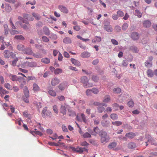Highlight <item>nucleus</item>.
Listing matches in <instances>:
<instances>
[{
    "label": "nucleus",
    "mask_w": 157,
    "mask_h": 157,
    "mask_svg": "<svg viewBox=\"0 0 157 157\" xmlns=\"http://www.w3.org/2000/svg\"><path fill=\"white\" fill-rule=\"evenodd\" d=\"M147 73L148 77H153L154 73L150 69H148L147 71Z\"/></svg>",
    "instance_id": "4be33fe9"
},
{
    "label": "nucleus",
    "mask_w": 157,
    "mask_h": 157,
    "mask_svg": "<svg viewBox=\"0 0 157 157\" xmlns=\"http://www.w3.org/2000/svg\"><path fill=\"white\" fill-rule=\"evenodd\" d=\"M23 16L26 19L29 21H32L34 19L32 15L24 13L23 14Z\"/></svg>",
    "instance_id": "39448f33"
},
{
    "label": "nucleus",
    "mask_w": 157,
    "mask_h": 157,
    "mask_svg": "<svg viewBox=\"0 0 157 157\" xmlns=\"http://www.w3.org/2000/svg\"><path fill=\"white\" fill-rule=\"evenodd\" d=\"M110 98L109 97L106 96L105 97L103 101L104 102H108L110 100Z\"/></svg>",
    "instance_id": "338daca9"
},
{
    "label": "nucleus",
    "mask_w": 157,
    "mask_h": 157,
    "mask_svg": "<svg viewBox=\"0 0 157 157\" xmlns=\"http://www.w3.org/2000/svg\"><path fill=\"white\" fill-rule=\"evenodd\" d=\"M68 111L69 113V116L71 117H74L76 115L75 112L70 109H68Z\"/></svg>",
    "instance_id": "2f4dec72"
},
{
    "label": "nucleus",
    "mask_w": 157,
    "mask_h": 157,
    "mask_svg": "<svg viewBox=\"0 0 157 157\" xmlns=\"http://www.w3.org/2000/svg\"><path fill=\"white\" fill-rule=\"evenodd\" d=\"M17 79L19 82L21 83V84H22V86L25 85L26 83V81L25 78L21 76H19L17 78Z\"/></svg>",
    "instance_id": "4468645a"
},
{
    "label": "nucleus",
    "mask_w": 157,
    "mask_h": 157,
    "mask_svg": "<svg viewBox=\"0 0 157 157\" xmlns=\"http://www.w3.org/2000/svg\"><path fill=\"white\" fill-rule=\"evenodd\" d=\"M33 89L34 91H38L40 90V87L36 83H34L33 85Z\"/></svg>",
    "instance_id": "72a5a7b5"
},
{
    "label": "nucleus",
    "mask_w": 157,
    "mask_h": 157,
    "mask_svg": "<svg viewBox=\"0 0 157 157\" xmlns=\"http://www.w3.org/2000/svg\"><path fill=\"white\" fill-rule=\"evenodd\" d=\"M53 137L50 136L49 138H51L52 140H53L56 139L58 137V136L56 133H54L53 135Z\"/></svg>",
    "instance_id": "774afa93"
},
{
    "label": "nucleus",
    "mask_w": 157,
    "mask_h": 157,
    "mask_svg": "<svg viewBox=\"0 0 157 157\" xmlns=\"http://www.w3.org/2000/svg\"><path fill=\"white\" fill-rule=\"evenodd\" d=\"M93 131H94V132L96 134L98 133L99 134V133L100 131L98 127H94Z\"/></svg>",
    "instance_id": "864d4df0"
},
{
    "label": "nucleus",
    "mask_w": 157,
    "mask_h": 157,
    "mask_svg": "<svg viewBox=\"0 0 157 157\" xmlns=\"http://www.w3.org/2000/svg\"><path fill=\"white\" fill-rule=\"evenodd\" d=\"M99 77L96 75H93L92 76V79L95 82H97L99 80Z\"/></svg>",
    "instance_id": "c9c22d12"
},
{
    "label": "nucleus",
    "mask_w": 157,
    "mask_h": 157,
    "mask_svg": "<svg viewBox=\"0 0 157 157\" xmlns=\"http://www.w3.org/2000/svg\"><path fill=\"white\" fill-rule=\"evenodd\" d=\"M25 48L24 46L22 44L18 45L17 46V49L19 51H21L22 52H23Z\"/></svg>",
    "instance_id": "7c9ffc66"
},
{
    "label": "nucleus",
    "mask_w": 157,
    "mask_h": 157,
    "mask_svg": "<svg viewBox=\"0 0 157 157\" xmlns=\"http://www.w3.org/2000/svg\"><path fill=\"white\" fill-rule=\"evenodd\" d=\"M121 29V27L118 25L116 26L115 27L114 30L117 32H120Z\"/></svg>",
    "instance_id": "0e129e2a"
},
{
    "label": "nucleus",
    "mask_w": 157,
    "mask_h": 157,
    "mask_svg": "<svg viewBox=\"0 0 157 157\" xmlns=\"http://www.w3.org/2000/svg\"><path fill=\"white\" fill-rule=\"evenodd\" d=\"M134 102L132 100L129 101L128 102V105L130 107H132L134 106Z\"/></svg>",
    "instance_id": "3c124183"
},
{
    "label": "nucleus",
    "mask_w": 157,
    "mask_h": 157,
    "mask_svg": "<svg viewBox=\"0 0 157 157\" xmlns=\"http://www.w3.org/2000/svg\"><path fill=\"white\" fill-rule=\"evenodd\" d=\"M41 61L45 63L48 64L50 62V60L47 58H43L41 59Z\"/></svg>",
    "instance_id": "4c0bfd02"
},
{
    "label": "nucleus",
    "mask_w": 157,
    "mask_h": 157,
    "mask_svg": "<svg viewBox=\"0 0 157 157\" xmlns=\"http://www.w3.org/2000/svg\"><path fill=\"white\" fill-rule=\"evenodd\" d=\"M23 115L26 117L30 118L31 117V115L29 114L26 111H24L23 113Z\"/></svg>",
    "instance_id": "8fccbe9b"
},
{
    "label": "nucleus",
    "mask_w": 157,
    "mask_h": 157,
    "mask_svg": "<svg viewBox=\"0 0 157 157\" xmlns=\"http://www.w3.org/2000/svg\"><path fill=\"white\" fill-rule=\"evenodd\" d=\"M152 62L147 60L145 63V66L147 67H150L152 66Z\"/></svg>",
    "instance_id": "473e14b6"
},
{
    "label": "nucleus",
    "mask_w": 157,
    "mask_h": 157,
    "mask_svg": "<svg viewBox=\"0 0 157 157\" xmlns=\"http://www.w3.org/2000/svg\"><path fill=\"white\" fill-rule=\"evenodd\" d=\"M48 89L49 90L48 93L50 95L53 97L56 96V93L54 90H50L49 88Z\"/></svg>",
    "instance_id": "c85d7f7f"
},
{
    "label": "nucleus",
    "mask_w": 157,
    "mask_h": 157,
    "mask_svg": "<svg viewBox=\"0 0 157 157\" xmlns=\"http://www.w3.org/2000/svg\"><path fill=\"white\" fill-rule=\"evenodd\" d=\"M127 147L129 149H133L136 147V145L135 143L131 142L128 144Z\"/></svg>",
    "instance_id": "ddd939ff"
},
{
    "label": "nucleus",
    "mask_w": 157,
    "mask_h": 157,
    "mask_svg": "<svg viewBox=\"0 0 157 157\" xmlns=\"http://www.w3.org/2000/svg\"><path fill=\"white\" fill-rule=\"evenodd\" d=\"M90 56V53L87 52H82L81 54V56L83 58L89 57Z\"/></svg>",
    "instance_id": "dca6fc26"
},
{
    "label": "nucleus",
    "mask_w": 157,
    "mask_h": 157,
    "mask_svg": "<svg viewBox=\"0 0 157 157\" xmlns=\"http://www.w3.org/2000/svg\"><path fill=\"white\" fill-rule=\"evenodd\" d=\"M10 33L12 35H15L16 34H18L19 33V32L17 30H12L10 31Z\"/></svg>",
    "instance_id": "e2e57ef3"
},
{
    "label": "nucleus",
    "mask_w": 157,
    "mask_h": 157,
    "mask_svg": "<svg viewBox=\"0 0 157 157\" xmlns=\"http://www.w3.org/2000/svg\"><path fill=\"white\" fill-rule=\"evenodd\" d=\"M131 37L133 40H136L139 39L140 35L138 33L136 32H133L131 34Z\"/></svg>",
    "instance_id": "20e7f679"
},
{
    "label": "nucleus",
    "mask_w": 157,
    "mask_h": 157,
    "mask_svg": "<svg viewBox=\"0 0 157 157\" xmlns=\"http://www.w3.org/2000/svg\"><path fill=\"white\" fill-rule=\"evenodd\" d=\"M27 66L30 67H33L36 66V64L34 62H28L27 63Z\"/></svg>",
    "instance_id": "ea45409f"
},
{
    "label": "nucleus",
    "mask_w": 157,
    "mask_h": 157,
    "mask_svg": "<svg viewBox=\"0 0 157 157\" xmlns=\"http://www.w3.org/2000/svg\"><path fill=\"white\" fill-rule=\"evenodd\" d=\"M134 15L137 16L138 17L140 18L142 17V14L138 10H135Z\"/></svg>",
    "instance_id": "bb28decb"
},
{
    "label": "nucleus",
    "mask_w": 157,
    "mask_h": 157,
    "mask_svg": "<svg viewBox=\"0 0 157 157\" xmlns=\"http://www.w3.org/2000/svg\"><path fill=\"white\" fill-rule=\"evenodd\" d=\"M63 42L65 44H69L71 42V40L70 38L68 37H66L63 40Z\"/></svg>",
    "instance_id": "a878e982"
},
{
    "label": "nucleus",
    "mask_w": 157,
    "mask_h": 157,
    "mask_svg": "<svg viewBox=\"0 0 157 157\" xmlns=\"http://www.w3.org/2000/svg\"><path fill=\"white\" fill-rule=\"evenodd\" d=\"M59 80L57 78H55L53 79H52L51 82V84L53 86H55L59 82Z\"/></svg>",
    "instance_id": "9b49d317"
},
{
    "label": "nucleus",
    "mask_w": 157,
    "mask_h": 157,
    "mask_svg": "<svg viewBox=\"0 0 157 157\" xmlns=\"http://www.w3.org/2000/svg\"><path fill=\"white\" fill-rule=\"evenodd\" d=\"M124 128L128 129L129 130H131L132 129V127L128 124H125L124 125Z\"/></svg>",
    "instance_id": "69168bd1"
},
{
    "label": "nucleus",
    "mask_w": 157,
    "mask_h": 157,
    "mask_svg": "<svg viewBox=\"0 0 157 157\" xmlns=\"http://www.w3.org/2000/svg\"><path fill=\"white\" fill-rule=\"evenodd\" d=\"M92 92L95 94H97L99 92L98 89L95 88H93L91 89Z\"/></svg>",
    "instance_id": "de8ad7c7"
},
{
    "label": "nucleus",
    "mask_w": 157,
    "mask_h": 157,
    "mask_svg": "<svg viewBox=\"0 0 157 157\" xmlns=\"http://www.w3.org/2000/svg\"><path fill=\"white\" fill-rule=\"evenodd\" d=\"M18 58H16L14 59L12 61V65L13 66H16V64L17 63V62L18 61Z\"/></svg>",
    "instance_id": "052dcab7"
},
{
    "label": "nucleus",
    "mask_w": 157,
    "mask_h": 157,
    "mask_svg": "<svg viewBox=\"0 0 157 157\" xmlns=\"http://www.w3.org/2000/svg\"><path fill=\"white\" fill-rule=\"evenodd\" d=\"M101 124L102 126L105 128L108 127L109 126V123L107 121H101Z\"/></svg>",
    "instance_id": "5701e85b"
},
{
    "label": "nucleus",
    "mask_w": 157,
    "mask_h": 157,
    "mask_svg": "<svg viewBox=\"0 0 157 157\" xmlns=\"http://www.w3.org/2000/svg\"><path fill=\"white\" fill-rule=\"evenodd\" d=\"M62 72V69L60 68H57L54 70V73L56 75L61 73Z\"/></svg>",
    "instance_id": "a18cd8bd"
},
{
    "label": "nucleus",
    "mask_w": 157,
    "mask_h": 157,
    "mask_svg": "<svg viewBox=\"0 0 157 157\" xmlns=\"http://www.w3.org/2000/svg\"><path fill=\"white\" fill-rule=\"evenodd\" d=\"M144 140L145 141V142L146 144V146L148 145V142L151 143V144L156 145L157 144L155 142V140L153 139L151 136L148 134H146L145 135Z\"/></svg>",
    "instance_id": "7ed1b4c3"
},
{
    "label": "nucleus",
    "mask_w": 157,
    "mask_h": 157,
    "mask_svg": "<svg viewBox=\"0 0 157 157\" xmlns=\"http://www.w3.org/2000/svg\"><path fill=\"white\" fill-rule=\"evenodd\" d=\"M50 35L49 37L52 39L55 40L57 38V35L54 34L52 33L50 34Z\"/></svg>",
    "instance_id": "37998d69"
},
{
    "label": "nucleus",
    "mask_w": 157,
    "mask_h": 157,
    "mask_svg": "<svg viewBox=\"0 0 157 157\" xmlns=\"http://www.w3.org/2000/svg\"><path fill=\"white\" fill-rule=\"evenodd\" d=\"M23 92L24 95L23 97H25L27 98H29V91L27 87L26 86H25L23 89Z\"/></svg>",
    "instance_id": "0eeeda50"
},
{
    "label": "nucleus",
    "mask_w": 157,
    "mask_h": 157,
    "mask_svg": "<svg viewBox=\"0 0 157 157\" xmlns=\"http://www.w3.org/2000/svg\"><path fill=\"white\" fill-rule=\"evenodd\" d=\"M128 26V25L127 23H124L123 25L122 28L123 30L125 31Z\"/></svg>",
    "instance_id": "c03bdc74"
},
{
    "label": "nucleus",
    "mask_w": 157,
    "mask_h": 157,
    "mask_svg": "<svg viewBox=\"0 0 157 157\" xmlns=\"http://www.w3.org/2000/svg\"><path fill=\"white\" fill-rule=\"evenodd\" d=\"M43 30L46 35L48 36L50 34V31L47 27L45 26L43 28Z\"/></svg>",
    "instance_id": "f3484780"
},
{
    "label": "nucleus",
    "mask_w": 157,
    "mask_h": 157,
    "mask_svg": "<svg viewBox=\"0 0 157 157\" xmlns=\"http://www.w3.org/2000/svg\"><path fill=\"white\" fill-rule=\"evenodd\" d=\"M82 136L84 138H90L91 137L90 134L88 132H86L84 133L82 135Z\"/></svg>",
    "instance_id": "79ce46f5"
},
{
    "label": "nucleus",
    "mask_w": 157,
    "mask_h": 157,
    "mask_svg": "<svg viewBox=\"0 0 157 157\" xmlns=\"http://www.w3.org/2000/svg\"><path fill=\"white\" fill-rule=\"evenodd\" d=\"M48 144L51 146H59V143H58V142L57 143H56L53 142H49Z\"/></svg>",
    "instance_id": "bf43d9fd"
},
{
    "label": "nucleus",
    "mask_w": 157,
    "mask_h": 157,
    "mask_svg": "<svg viewBox=\"0 0 157 157\" xmlns=\"http://www.w3.org/2000/svg\"><path fill=\"white\" fill-rule=\"evenodd\" d=\"M135 136V133L132 132L127 133L125 135V137L129 139L133 138Z\"/></svg>",
    "instance_id": "6e6552de"
},
{
    "label": "nucleus",
    "mask_w": 157,
    "mask_h": 157,
    "mask_svg": "<svg viewBox=\"0 0 157 157\" xmlns=\"http://www.w3.org/2000/svg\"><path fill=\"white\" fill-rule=\"evenodd\" d=\"M118 16H119L120 17H122L124 15V13L121 10H118L117 12Z\"/></svg>",
    "instance_id": "603ef678"
},
{
    "label": "nucleus",
    "mask_w": 157,
    "mask_h": 157,
    "mask_svg": "<svg viewBox=\"0 0 157 157\" xmlns=\"http://www.w3.org/2000/svg\"><path fill=\"white\" fill-rule=\"evenodd\" d=\"M121 89L119 88H115L113 90V91L114 93H116L119 94L121 92Z\"/></svg>",
    "instance_id": "09e8293b"
},
{
    "label": "nucleus",
    "mask_w": 157,
    "mask_h": 157,
    "mask_svg": "<svg viewBox=\"0 0 157 157\" xmlns=\"http://www.w3.org/2000/svg\"><path fill=\"white\" fill-rule=\"evenodd\" d=\"M93 130L94 129H92L90 128H87V131L89 132V133L90 134V135H92L96 136V134L94 132V131Z\"/></svg>",
    "instance_id": "e433bc0d"
},
{
    "label": "nucleus",
    "mask_w": 157,
    "mask_h": 157,
    "mask_svg": "<svg viewBox=\"0 0 157 157\" xmlns=\"http://www.w3.org/2000/svg\"><path fill=\"white\" fill-rule=\"evenodd\" d=\"M112 124L117 126H119L122 124V122L121 121H116L115 122H112Z\"/></svg>",
    "instance_id": "f704fd0d"
},
{
    "label": "nucleus",
    "mask_w": 157,
    "mask_h": 157,
    "mask_svg": "<svg viewBox=\"0 0 157 157\" xmlns=\"http://www.w3.org/2000/svg\"><path fill=\"white\" fill-rule=\"evenodd\" d=\"M129 49L134 53H137L139 51L137 48L134 45H132L130 46Z\"/></svg>",
    "instance_id": "6ab92c4d"
},
{
    "label": "nucleus",
    "mask_w": 157,
    "mask_h": 157,
    "mask_svg": "<svg viewBox=\"0 0 157 157\" xmlns=\"http://www.w3.org/2000/svg\"><path fill=\"white\" fill-rule=\"evenodd\" d=\"M71 61L76 66H79L80 65V62L74 58H72L71 59Z\"/></svg>",
    "instance_id": "f8f14e48"
},
{
    "label": "nucleus",
    "mask_w": 157,
    "mask_h": 157,
    "mask_svg": "<svg viewBox=\"0 0 157 157\" xmlns=\"http://www.w3.org/2000/svg\"><path fill=\"white\" fill-rule=\"evenodd\" d=\"M101 103L97 101H94L93 100H92L90 101V105H92L93 104L94 105L99 106L101 105Z\"/></svg>",
    "instance_id": "c756f323"
},
{
    "label": "nucleus",
    "mask_w": 157,
    "mask_h": 157,
    "mask_svg": "<svg viewBox=\"0 0 157 157\" xmlns=\"http://www.w3.org/2000/svg\"><path fill=\"white\" fill-rule=\"evenodd\" d=\"M89 79L86 76H83L81 78L80 82L83 84V86L85 88H88L92 87L93 85L91 83H89Z\"/></svg>",
    "instance_id": "f257e3e1"
},
{
    "label": "nucleus",
    "mask_w": 157,
    "mask_h": 157,
    "mask_svg": "<svg viewBox=\"0 0 157 157\" xmlns=\"http://www.w3.org/2000/svg\"><path fill=\"white\" fill-rule=\"evenodd\" d=\"M151 23L148 20H145L143 23V26L145 28H149L150 27Z\"/></svg>",
    "instance_id": "9d476101"
},
{
    "label": "nucleus",
    "mask_w": 157,
    "mask_h": 157,
    "mask_svg": "<svg viewBox=\"0 0 157 157\" xmlns=\"http://www.w3.org/2000/svg\"><path fill=\"white\" fill-rule=\"evenodd\" d=\"M23 52L24 53L29 55L32 54V50L31 48H25Z\"/></svg>",
    "instance_id": "2eb2a0df"
},
{
    "label": "nucleus",
    "mask_w": 157,
    "mask_h": 157,
    "mask_svg": "<svg viewBox=\"0 0 157 157\" xmlns=\"http://www.w3.org/2000/svg\"><path fill=\"white\" fill-rule=\"evenodd\" d=\"M117 145V143L116 142H113L110 143L108 145V147L109 149H112L115 147Z\"/></svg>",
    "instance_id": "aec40b11"
},
{
    "label": "nucleus",
    "mask_w": 157,
    "mask_h": 157,
    "mask_svg": "<svg viewBox=\"0 0 157 157\" xmlns=\"http://www.w3.org/2000/svg\"><path fill=\"white\" fill-rule=\"evenodd\" d=\"M104 28V29L107 32H111L112 31L113 29L110 25H105Z\"/></svg>",
    "instance_id": "a211bd4d"
},
{
    "label": "nucleus",
    "mask_w": 157,
    "mask_h": 157,
    "mask_svg": "<svg viewBox=\"0 0 157 157\" xmlns=\"http://www.w3.org/2000/svg\"><path fill=\"white\" fill-rule=\"evenodd\" d=\"M27 62H25L21 64V67L23 68H25L27 66Z\"/></svg>",
    "instance_id": "680f3d73"
},
{
    "label": "nucleus",
    "mask_w": 157,
    "mask_h": 157,
    "mask_svg": "<svg viewBox=\"0 0 157 157\" xmlns=\"http://www.w3.org/2000/svg\"><path fill=\"white\" fill-rule=\"evenodd\" d=\"M53 109L54 112L56 113H58V110L57 108V106L56 105H55L53 106Z\"/></svg>",
    "instance_id": "13d9d810"
},
{
    "label": "nucleus",
    "mask_w": 157,
    "mask_h": 157,
    "mask_svg": "<svg viewBox=\"0 0 157 157\" xmlns=\"http://www.w3.org/2000/svg\"><path fill=\"white\" fill-rule=\"evenodd\" d=\"M47 108L45 107L43 109V110L42 111V115L43 117H45V113L47 111Z\"/></svg>",
    "instance_id": "4d7b16f0"
},
{
    "label": "nucleus",
    "mask_w": 157,
    "mask_h": 157,
    "mask_svg": "<svg viewBox=\"0 0 157 157\" xmlns=\"http://www.w3.org/2000/svg\"><path fill=\"white\" fill-rule=\"evenodd\" d=\"M97 109L99 113H101L104 110L105 108L103 106H98Z\"/></svg>",
    "instance_id": "58836bf2"
},
{
    "label": "nucleus",
    "mask_w": 157,
    "mask_h": 157,
    "mask_svg": "<svg viewBox=\"0 0 157 157\" xmlns=\"http://www.w3.org/2000/svg\"><path fill=\"white\" fill-rule=\"evenodd\" d=\"M101 137V142L103 143L105 142H107L109 140V137L107 133L103 130L100 131L99 134Z\"/></svg>",
    "instance_id": "f03ea898"
},
{
    "label": "nucleus",
    "mask_w": 157,
    "mask_h": 157,
    "mask_svg": "<svg viewBox=\"0 0 157 157\" xmlns=\"http://www.w3.org/2000/svg\"><path fill=\"white\" fill-rule=\"evenodd\" d=\"M32 15L36 20H38L40 19V17L39 15L38 14L36 13H32Z\"/></svg>",
    "instance_id": "a19ab883"
},
{
    "label": "nucleus",
    "mask_w": 157,
    "mask_h": 157,
    "mask_svg": "<svg viewBox=\"0 0 157 157\" xmlns=\"http://www.w3.org/2000/svg\"><path fill=\"white\" fill-rule=\"evenodd\" d=\"M94 122V124L98 125L99 124V119L98 117L95 118L93 119Z\"/></svg>",
    "instance_id": "6e6d98bb"
},
{
    "label": "nucleus",
    "mask_w": 157,
    "mask_h": 157,
    "mask_svg": "<svg viewBox=\"0 0 157 157\" xmlns=\"http://www.w3.org/2000/svg\"><path fill=\"white\" fill-rule=\"evenodd\" d=\"M9 77H10V79L13 81H17V76L15 75L10 74L9 75Z\"/></svg>",
    "instance_id": "b1692460"
},
{
    "label": "nucleus",
    "mask_w": 157,
    "mask_h": 157,
    "mask_svg": "<svg viewBox=\"0 0 157 157\" xmlns=\"http://www.w3.org/2000/svg\"><path fill=\"white\" fill-rule=\"evenodd\" d=\"M59 8L62 12L65 13H68V10L67 8L64 6L60 5L59 6Z\"/></svg>",
    "instance_id": "1a4fd4ad"
},
{
    "label": "nucleus",
    "mask_w": 157,
    "mask_h": 157,
    "mask_svg": "<svg viewBox=\"0 0 157 157\" xmlns=\"http://www.w3.org/2000/svg\"><path fill=\"white\" fill-rule=\"evenodd\" d=\"M60 112L63 116L66 115L67 113L66 107L64 105H61L60 108Z\"/></svg>",
    "instance_id": "423d86ee"
},
{
    "label": "nucleus",
    "mask_w": 157,
    "mask_h": 157,
    "mask_svg": "<svg viewBox=\"0 0 157 157\" xmlns=\"http://www.w3.org/2000/svg\"><path fill=\"white\" fill-rule=\"evenodd\" d=\"M5 9L6 11L8 12H9L12 10V8L10 5L8 4H6Z\"/></svg>",
    "instance_id": "393cba45"
},
{
    "label": "nucleus",
    "mask_w": 157,
    "mask_h": 157,
    "mask_svg": "<svg viewBox=\"0 0 157 157\" xmlns=\"http://www.w3.org/2000/svg\"><path fill=\"white\" fill-rule=\"evenodd\" d=\"M66 83L64 82L60 84L59 86V88L60 90H64L65 87L66 86Z\"/></svg>",
    "instance_id": "412c9836"
},
{
    "label": "nucleus",
    "mask_w": 157,
    "mask_h": 157,
    "mask_svg": "<svg viewBox=\"0 0 157 157\" xmlns=\"http://www.w3.org/2000/svg\"><path fill=\"white\" fill-rule=\"evenodd\" d=\"M14 38L17 39H20L21 40H23L24 39V37L21 35L16 36H15Z\"/></svg>",
    "instance_id": "5fc2aeb1"
},
{
    "label": "nucleus",
    "mask_w": 157,
    "mask_h": 157,
    "mask_svg": "<svg viewBox=\"0 0 157 157\" xmlns=\"http://www.w3.org/2000/svg\"><path fill=\"white\" fill-rule=\"evenodd\" d=\"M110 117L113 120H117L118 118L117 115L114 113H112L110 115Z\"/></svg>",
    "instance_id": "cd10ccee"
},
{
    "label": "nucleus",
    "mask_w": 157,
    "mask_h": 157,
    "mask_svg": "<svg viewBox=\"0 0 157 157\" xmlns=\"http://www.w3.org/2000/svg\"><path fill=\"white\" fill-rule=\"evenodd\" d=\"M42 39L43 42L46 43L48 42L49 40V38L45 36H43L42 37Z\"/></svg>",
    "instance_id": "49530a36"
}]
</instances>
